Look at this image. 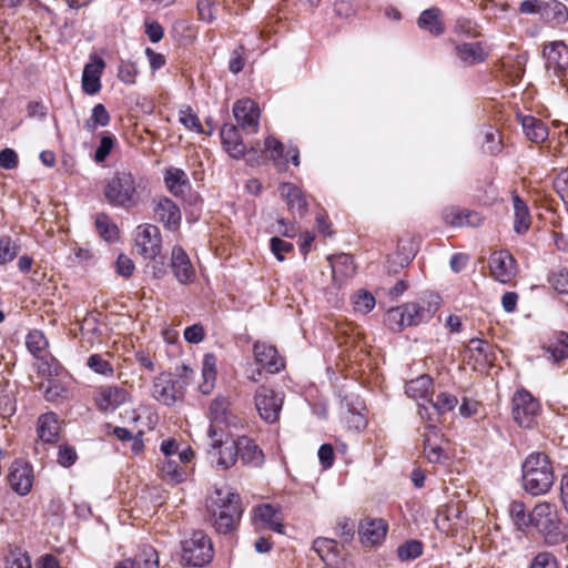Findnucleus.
<instances>
[{"label":"nucleus","mask_w":568,"mask_h":568,"mask_svg":"<svg viewBox=\"0 0 568 568\" xmlns=\"http://www.w3.org/2000/svg\"><path fill=\"white\" fill-rule=\"evenodd\" d=\"M211 425L220 427V425H232L235 416L231 408V400L225 396L215 397L209 408Z\"/></svg>","instance_id":"23"},{"label":"nucleus","mask_w":568,"mask_h":568,"mask_svg":"<svg viewBox=\"0 0 568 568\" xmlns=\"http://www.w3.org/2000/svg\"><path fill=\"white\" fill-rule=\"evenodd\" d=\"M442 435L434 425H427L424 433V455L429 463H439L444 457L440 446Z\"/></svg>","instance_id":"27"},{"label":"nucleus","mask_w":568,"mask_h":568,"mask_svg":"<svg viewBox=\"0 0 568 568\" xmlns=\"http://www.w3.org/2000/svg\"><path fill=\"white\" fill-rule=\"evenodd\" d=\"M18 154L12 149H4L0 152V166L6 170H12L18 166Z\"/></svg>","instance_id":"62"},{"label":"nucleus","mask_w":568,"mask_h":568,"mask_svg":"<svg viewBox=\"0 0 568 568\" xmlns=\"http://www.w3.org/2000/svg\"><path fill=\"white\" fill-rule=\"evenodd\" d=\"M171 267L174 276L181 284L191 283L195 277L189 255L180 246H175L172 250Z\"/></svg>","instance_id":"21"},{"label":"nucleus","mask_w":568,"mask_h":568,"mask_svg":"<svg viewBox=\"0 0 568 568\" xmlns=\"http://www.w3.org/2000/svg\"><path fill=\"white\" fill-rule=\"evenodd\" d=\"M180 122L189 130L202 133L203 129L199 116L193 112L190 106H186L179 112Z\"/></svg>","instance_id":"52"},{"label":"nucleus","mask_w":568,"mask_h":568,"mask_svg":"<svg viewBox=\"0 0 568 568\" xmlns=\"http://www.w3.org/2000/svg\"><path fill=\"white\" fill-rule=\"evenodd\" d=\"M489 344L480 338H471L467 344V351L471 354L476 353L483 356V359L488 361Z\"/></svg>","instance_id":"64"},{"label":"nucleus","mask_w":568,"mask_h":568,"mask_svg":"<svg viewBox=\"0 0 568 568\" xmlns=\"http://www.w3.org/2000/svg\"><path fill=\"white\" fill-rule=\"evenodd\" d=\"M428 315L423 307L416 303H406L402 306L390 308L386 314V323L394 332H400L408 326L418 325Z\"/></svg>","instance_id":"8"},{"label":"nucleus","mask_w":568,"mask_h":568,"mask_svg":"<svg viewBox=\"0 0 568 568\" xmlns=\"http://www.w3.org/2000/svg\"><path fill=\"white\" fill-rule=\"evenodd\" d=\"M511 199L514 206V231L517 234H525L531 224L529 207L517 192H513Z\"/></svg>","instance_id":"31"},{"label":"nucleus","mask_w":568,"mask_h":568,"mask_svg":"<svg viewBox=\"0 0 568 568\" xmlns=\"http://www.w3.org/2000/svg\"><path fill=\"white\" fill-rule=\"evenodd\" d=\"M114 568H159L158 551L151 546H144L134 558L122 560Z\"/></svg>","instance_id":"29"},{"label":"nucleus","mask_w":568,"mask_h":568,"mask_svg":"<svg viewBox=\"0 0 568 568\" xmlns=\"http://www.w3.org/2000/svg\"><path fill=\"white\" fill-rule=\"evenodd\" d=\"M284 403V394L265 385L260 386L254 395V404L260 417L266 423H275Z\"/></svg>","instance_id":"7"},{"label":"nucleus","mask_w":568,"mask_h":568,"mask_svg":"<svg viewBox=\"0 0 568 568\" xmlns=\"http://www.w3.org/2000/svg\"><path fill=\"white\" fill-rule=\"evenodd\" d=\"M509 514L518 529L525 530L530 527V513H526V506L523 501L514 500L510 504Z\"/></svg>","instance_id":"46"},{"label":"nucleus","mask_w":568,"mask_h":568,"mask_svg":"<svg viewBox=\"0 0 568 568\" xmlns=\"http://www.w3.org/2000/svg\"><path fill=\"white\" fill-rule=\"evenodd\" d=\"M77 452L72 446L61 445L58 452V463L63 467H70L77 460Z\"/></svg>","instance_id":"59"},{"label":"nucleus","mask_w":568,"mask_h":568,"mask_svg":"<svg viewBox=\"0 0 568 568\" xmlns=\"http://www.w3.org/2000/svg\"><path fill=\"white\" fill-rule=\"evenodd\" d=\"M456 32L475 37L478 34L476 22L468 18H458L455 26Z\"/></svg>","instance_id":"63"},{"label":"nucleus","mask_w":568,"mask_h":568,"mask_svg":"<svg viewBox=\"0 0 568 568\" xmlns=\"http://www.w3.org/2000/svg\"><path fill=\"white\" fill-rule=\"evenodd\" d=\"M417 26L433 36H442L445 32L444 13L437 7H432L420 12Z\"/></svg>","instance_id":"25"},{"label":"nucleus","mask_w":568,"mask_h":568,"mask_svg":"<svg viewBox=\"0 0 568 568\" xmlns=\"http://www.w3.org/2000/svg\"><path fill=\"white\" fill-rule=\"evenodd\" d=\"M462 515L463 509L459 504L447 505L444 509L439 510L436 516L437 526L440 529L445 530L447 529V525L445 521H449L452 519H459L462 518Z\"/></svg>","instance_id":"49"},{"label":"nucleus","mask_w":568,"mask_h":568,"mask_svg":"<svg viewBox=\"0 0 568 568\" xmlns=\"http://www.w3.org/2000/svg\"><path fill=\"white\" fill-rule=\"evenodd\" d=\"M333 278L342 281L345 277H349L355 273L354 262L351 255L341 254L329 258Z\"/></svg>","instance_id":"39"},{"label":"nucleus","mask_w":568,"mask_h":568,"mask_svg":"<svg viewBox=\"0 0 568 568\" xmlns=\"http://www.w3.org/2000/svg\"><path fill=\"white\" fill-rule=\"evenodd\" d=\"M67 389L58 379H50L44 389V397L49 402H57L59 398L67 396Z\"/></svg>","instance_id":"56"},{"label":"nucleus","mask_w":568,"mask_h":568,"mask_svg":"<svg viewBox=\"0 0 568 568\" xmlns=\"http://www.w3.org/2000/svg\"><path fill=\"white\" fill-rule=\"evenodd\" d=\"M432 386V378L428 375H420L406 384L405 392L408 397L414 399L426 398L430 393Z\"/></svg>","instance_id":"41"},{"label":"nucleus","mask_w":568,"mask_h":568,"mask_svg":"<svg viewBox=\"0 0 568 568\" xmlns=\"http://www.w3.org/2000/svg\"><path fill=\"white\" fill-rule=\"evenodd\" d=\"M530 526L535 527L549 546L565 541V534L560 530V521L555 504L540 501L530 511Z\"/></svg>","instance_id":"4"},{"label":"nucleus","mask_w":568,"mask_h":568,"mask_svg":"<svg viewBox=\"0 0 568 568\" xmlns=\"http://www.w3.org/2000/svg\"><path fill=\"white\" fill-rule=\"evenodd\" d=\"M113 144H114V140L112 136H110V135L102 136L100 144L95 150L94 160L98 163L103 162L106 159V156L110 154V152L113 148Z\"/></svg>","instance_id":"60"},{"label":"nucleus","mask_w":568,"mask_h":568,"mask_svg":"<svg viewBox=\"0 0 568 568\" xmlns=\"http://www.w3.org/2000/svg\"><path fill=\"white\" fill-rule=\"evenodd\" d=\"M8 481L18 495H28L33 485L32 467L22 460H14L9 470Z\"/></svg>","instance_id":"16"},{"label":"nucleus","mask_w":568,"mask_h":568,"mask_svg":"<svg viewBox=\"0 0 568 568\" xmlns=\"http://www.w3.org/2000/svg\"><path fill=\"white\" fill-rule=\"evenodd\" d=\"M202 383L199 388L202 394L212 393L216 379V358L213 354H205L202 362Z\"/></svg>","instance_id":"37"},{"label":"nucleus","mask_w":568,"mask_h":568,"mask_svg":"<svg viewBox=\"0 0 568 568\" xmlns=\"http://www.w3.org/2000/svg\"><path fill=\"white\" fill-rule=\"evenodd\" d=\"M540 17L556 26H560L568 20V8L557 0H542Z\"/></svg>","instance_id":"35"},{"label":"nucleus","mask_w":568,"mask_h":568,"mask_svg":"<svg viewBox=\"0 0 568 568\" xmlns=\"http://www.w3.org/2000/svg\"><path fill=\"white\" fill-rule=\"evenodd\" d=\"M529 568H558V560L551 552L542 551L535 556Z\"/></svg>","instance_id":"57"},{"label":"nucleus","mask_w":568,"mask_h":568,"mask_svg":"<svg viewBox=\"0 0 568 568\" xmlns=\"http://www.w3.org/2000/svg\"><path fill=\"white\" fill-rule=\"evenodd\" d=\"M443 221L454 227L471 226L476 227L481 224L483 216L479 212L458 207H446L442 212Z\"/></svg>","instance_id":"20"},{"label":"nucleus","mask_w":568,"mask_h":568,"mask_svg":"<svg viewBox=\"0 0 568 568\" xmlns=\"http://www.w3.org/2000/svg\"><path fill=\"white\" fill-rule=\"evenodd\" d=\"M313 550L320 558L329 566H334L338 561L339 548L334 539L318 537L313 541Z\"/></svg>","instance_id":"34"},{"label":"nucleus","mask_w":568,"mask_h":568,"mask_svg":"<svg viewBox=\"0 0 568 568\" xmlns=\"http://www.w3.org/2000/svg\"><path fill=\"white\" fill-rule=\"evenodd\" d=\"M254 520L255 523L263 524L273 531L283 534L284 527L281 523L278 510L270 504H263L254 508Z\"/></svg>","instance_id":"33"},{"label":"nucleus","mask_w":568,"mask_h":568,"mask_svg":"<svg viewBox=\"0 0 568 568\" xmlns=\"http://www.w3.org/2000/svg\"><path fill=\"white\" fill-rule=\"evenodd\" d=\"M161 233L153 224H142L136 229L135 245L138 252L149 260H154L161 252Z\"/></svg>","instance_id":"12"},{"label":"nucleus","mask_w":568,"mask_h":568,"mask_svg":"<svg viewBox=\"0 0 568 568\" xmlns=\"http://www.w3.org/2000/svg\"><path fill=\"white\" fill-rule=\"evenodd\" d=\"M429 403L439 414H445L457 406L458 399L455 395L443 392L436 396L435 400H429Z\"/></svg>","instance_id":"50"},{"label":"nucleus","mask_w":568,"mask_h":568,"mask_svg":"<svg viewBox=\"0 0 568 568\" xmlns=\"http://www.w3.org/2000/svg\"><path fill=\"white\" fill-rule=\"evenodd\" d=\"M180 465L176 457L164 458L159 466L161 478L174 484L183 481L185 471Z\"/></svg>","instance_id":"40"},{"label":"nucleus","mask_w":568,"mask_h":568,"mask_svg":"<svg viewBox=\"0 0 568 568\" xmlns=\"http://www.w3.org/2000/svg\"><path fill=\"white\" fill-rule=\"evenodd\" d=\"M556 480L552 463L547 454L534 452L521 465L523 489L532 497L546 495Z\"/></svg>","instance_id":"2"},{"label":"nucleus","mask_w":568,"mask_h":568,"mask_svg":"<svg viewBox=\"0 0 568 568\" xmlns=\"http://www.w3.org/2000/svg\"><path fill=\"white\" fill-rule=\"evenodd\" d=\"M270 244L272 253L278 261H284V254L292 252L294 248L292 243L283 241L277 236L272 237Z\"/></svg>","instance_id":"58"},{"label":"nucleus","mask_w":568,"mask_h":568,"mask_svg":"<svg viewBox=\"0 0 568 568\" xmlns=\"http://www.w3.org/2000/svg\"><path fill=\"white\" fill-rule=\"evenodd\" d=\"M164 182L172 194L180 195L189 185V178L183 170L169 168L164 173Z\"/></svg>","instance_id":"38"},{"label":"nucleus","mask_w":568,"mask_h":568,"mask_svg":"<svg viewBox=\"0 0 568 568\" xmlns=\"http://www.w3.org/2000/svg\"><path fill=\"white\" fill-rule=\"evenodd\" d=\"M521 126L528 140L534 143H542L548 138L549 133L547 126L541 120L535 116H523Z\"/></svg>","instance_id":"36"},{"label":"nucleus","mask_w":568,"mask_h":568,"mask_svg":"<svg viewBox=\"0 0 568 568\" xmlns=\"http://www.w3.org/2000/svg\"><path fill=\"white\" fill-rule=\"evenodd\" d=\"M104 65L101 58H95L94 61L85 64L82 72V89L87 94L93 95L101 90L100 79Z\"/></svg>","instance_id":"24"},{"label":"nucleus","mask_w":568,"mask_h":568,"mask_svg":"<svg viewBox=\"0 0 568 568\" xmlns=\"http://www.w3.org/2000/svg\"><path fill=\"white\" fill-rule=\"evenodd\" d=\"M353 304L356 312L367 314L375 306V297L367 291H358L354 296Z\"/></svg>","instance_id":"51"},{"label":"nucleus","mask_w":568,"mask_h":568,"mask_svg":"<svg viewBox=\"0 0 568 568\" xmlns=\"http://www.w3.org/2000/svg\"><path fill=\"white\" fill-rule=\"evenodd\" d=\"M233 115L237 125L246 133H257L260 129V108L256 102L245 98L236 101L233 105Z\"/></svg>","instance_id":"11"},{"label":"nucleus","mask_w":568,"mask_h":568,"mask_svg":"<svg viewBox=\"0 0 568 568\" xmlns=\"http://www.w3.org/2000/svg\"><path fill=\"white\" fill-rule=\"evenodd\" d=\"M60 433V424L54 413L42 414L38 419V436L48 444L55 443Z\"/></svg>","instance_id":"32"},{"label":"nucleus","mask_w":568,"mask_h":568,"mask_svg":"<svg viewBox=\"0 0 568 568\" xmlns=\"http://www.w3.org/2000/svg\"><path fill=\"white\" fill-rule=\"evenodd\" d=\"M388 525L382 518H364L359 523L361 541L364 545L375 546L382 542L387 534Z\"/></svg>","instance_id":"18"},{"label":"nucleus","mask_w":568,"mask_h":568,"mask_svg":"<svg viewBox=\"0 0 568 568\" xmlns=\"http://www.w3.org/2000/svg\"><path fill=\"white\" fill-rule=\"evenodd\" d=\"M110 123V114L102 103L93 106L91 116L85 121L84 129L94 132L98 126H106Z\"/></svg>","instance_id":"43"},{"label":"nucleus","mask_w":568,"mask_h":568,"mask_svg":"<svg viewBox=\"0 0 568 568\" xmlns=\"http://www.w3.org/2000/svg\"><path fill=\"white\" fill-rule=\"evenodd\" d=\"M19 245L7 235L0 236V265L13 261L19 253Z\"/></svg>","instance_id":"47"},{"label":"nucleus","mask_w":568,"mask_h":568,"mask_svg":"<svg viewBox=\"0 0 568 568\" xmlns=\"http://www.w3.org/2000/svg\"><path fill=\"white\" fill-rule=\"evenodd\" d=\"M213 526L220 534H230L240 523L242 516L241 498L236 493L216 489L207 501Z\"/></svg>","instance_id":"3"},{"label":"nucleus","mask_w":568,"mask_h":568,"mask_svg":"<svg viewBox=\"0 0 568 568\" xmlns=\"http://www.w3.org/2000/svg\"><path fill=\"white\" fill-rule=\"evenodd\" d=\"M88 366L97 374L111 376L113 374L112 365L100 354H92L87 362Z\"/></svg>","instance_id":"53"},{"label":"nucleus","mask_w":568,"mask_h":568,"mask_svg":"<svg viewBox=\"0 0 568 568\" xmlns=\"http://www.w3.org/2000/svg\"><path fill=\"white\" fill-rule=\"evenodd\" d=\"M185 392V383L172 378L171 374H160L152 387L153 397L166 406L182 399Z\"/></svg>","instance_id":"10"},{"label":"nucleus","mask_w":568,"mask_h":568,"mask_svg":"<svg viewBox=\"0 0 568 568\" xmlns=\"http://www.w3.org/2000/svg\"><path fill=\"white\" fill-rule=\"evenodd\" d=\"M154 217L168 230H176L181 223V211L169 197H160L154 201Z\"/></svg>","instance_id":"19"},{"label":"nucleus","mask_w":568,"mask_h":568,"mask_svg":"<svg viewBox=\"0 0 568 568\" xmlns=\"http://www.w3.org/2000/svg\"><path fill=\"white\" fill-rule=\"evenodd\" d=\"M210 438L209 455L222 469L232 467L237 460L236 439H229L221 427L210 425L207 429Z\"/></svg>","instance_id":"5"},{"label":"nucleus","mask_w":568,"mask_h":568,"mask_svg":"<svg viewBox=\"0 0 568 568\" xmlns=\"http://www.w3.org/2000/svg\"><path fill=\"white\" fill-rule=\"evenodd\" d=\"M116 273L123 277H130L134 271V263L130 257L120 254L115 262Z\"/></svg>","instance_id":"61"},{"label":"nucleus","mask_w":568,"mask_h":568,"mask_svg":"<svg viewBox=\"0 0 568 568\" xmlns=\"http://www.w3.org/2000/svg\"><path fill=\"white\" fill-rule=\"evenodd\" d=\"M423 552V545L417 540H408L397 548V555L402 561L414 560Z\"/></svg>","instance_id":"48"},{"label":"nucleus","mask_w":568,"mask_h":568,"mask_svg":"<svg viewBox=\"0 0 568 568\" xmlns=\"http://www.w3.org/2000/svg\"><path fill=\"white\" fill-rule=\"evenodd\" d=\"M264 146L265 150L270 152V158L277 169L284 170L285 161H283V159L285 158V150L283 143L273 136H268L265 139Z\"/></svg>","instance_id":"44"},{"label":"nucleus","mask_w":568,"mask_h":568,"mask_svg":"<svg viewBox=\"0 0 568 568\" xmlns=\"http://www.w3.org/2000/svg\"><path fill=\"white\" fill-rule=\"evenodd\" d=\"M6 568H32L30 557L20 550L11 551L7 557Z\"/></svg>","instance_id":"55"},{"label":"nucleus","mask_w":568,"mask_h":568,"mask_svg":"<svg viewBox=\"0 0 568 568\" xmlns=\"http://www.w3.org/2000/svg\"><path fill=\"white\" fill-rule=\"evenodd\" d=\"M490 275L496 281L508 284L516 275V261L507 251H497L489 256Z\"/></svg>","instance_id":"14"},{"label":"nucleus","mask_w":568,"mask_h":568,"mask_svg":"<svg viewBox=\"0 0 568 568\" xmlns=\"http://www.w3.org/2000/svg\"><path fill=\"white\" fill-rule=\"evenodd\" d=\"M255 361L271 374L278 373L284 368V359L277 354V349L264 342H256L253 345Z\"/></svg>","instance_id":"17"},{"label":"nucleus","mask_w":568,"mask_h":568,"mask_svg":"<svg viewBox=\"0 0 568 568\" xmlns=\"http://www.w3.org/2000/svg\"><path fill=\"white\" fill-rule=\"evenodd\" d=\"M220 134L223 145L232 158L240 159L245 154L246 148L235 125L224 124Z\"/></svg>","instance_id":"30"},{"label":"nucleus","mask_w":568,"mask_h":568,"mask_svg":"<svg viewBox=\"0 0 568 568\" xmlns=\"http://www.w3.org/2000/svg\"><path fill=\"white\" fill-rule=\"evenodd\" d=\"M213 558L210 538L203 531H194L182 542V560L189 566L203 567Z\"/></svg>","instance_id":"6"},{"label":"nucleus","mask_w":568,"mask_h":568,"mask_svg":"<svg viewBox=\"0 0 568 568\" xmlns=\"http://www.w3.org/2000/svg\"><path fill=\"white\" fill-rule=\"evenodd\" d=\"M540 405L532 395L525 390H518L513 397V417L515 422L525 428H531L535 425Z\"/></svg>","instance_id":"9"},{"label":"nucleus","mask_w":568,"mask_h":568,"mask_svg":"<svg viewBox=\"0 0 568 568\" xmlns=\"http://www.w3.org/2000/svg\"><path fill=\"white\" fill-rule=\"evenodd\" d=\"M95 227L102 239L114 242L118 239V226L111 222L108 215L100 214L95 219Z\"/></svg>","instance_id":"45"},{"label":"nucleus","mask_w":568,"mask_h":568,"mask_svg":"<svg viewBox=\"0 0 568 568\" xmlns=\"http://www.w3.org/2000/svg\"><path fill=\"white\" fill-rule=\"evenodd\" d=\"M148 193L145 179L126 170L115 171L103 186L105 201L125 211L136 207Z\"/></svg>","instance_id":"1"},{"label":"nucleus","mask_w":568,"mask_h":568,"mask_svg":"<svg viewBox=\"0 0 568 568\" xmlns=\"http://www.w3.org/2000/svg\"><path fill=\"white\" fill-rule=\"evenodd\" d=\"M29 352L37 358L43 359L47 355L48 341L39 329L31 331L26 338Z\"/></svg>","instance_id":"42"},{"label":"nucleus","mask_w":568,"mask_h":568,"mask_svg":"<svg viewBox=\"0 0 568 568\" xmlns=\"http://www.w3.org/2000/svg\"><path fill=\"white\" fill-rule=\"evenodd\" d=\"M129 399V393L125 388L114 385L100 386L95 390L94 402L102 412H114L118 407Z\"/></svg>","instance_id":"15"},{"label":"nucleus","mask_w":568,"mask_h":568,"mask_svg":"<svg viewBox=\"0 0 568 568\" xmlns=\"http://www.w3.org/2000/svg\"><path fill=\"white\" fill-rule=\"evenodd\" d=\"M281 197L286 202L290 211L303 216L307 212V201L300 187L292 183H282L278 186Z\"/></svg>","instance_id":"22"},{"label":"nucleus","mask_w":568,"mask_h":568,"mask_svg":"<svg viewBox=\"0 0 568 568\" xmlns=\"http://www.w3.org/2000/svg\"><path fill=\"white\" fill-rule=\"evenodd\" d=\"M546 60V69L552 71L556 77L564 75L568 70V45L564 41H551L542 49Z\"/></svg>","instance_id":"13"},{"label":"nucleus","mask_w":568,"mask_h":568,"mask_svg":"<svg viewBox=\"0 0 568 568\" xmlns=\"http://www.w3.org/2000/svg\"><path fill=\"white\" fill-rule=\"evenodd\" d=\"M456 58L466 67L478 64L487 58L480 42L460 43L455 47Z\"/></svg>","instance_id":"28"},{"label":"nucleus","mask_w":568,"mask_h":568,"mask_svg":"<svg viewBox=\"0 0 568 568\" xmlns=\"http://www.w3.org/2000/svg\"><path fill=\"white\" fill-rule=\"evenodd\" d=\"M237 457H241L243 464L258 467L264 463L262 449L248 437L241 436L236 439Z\"/></svg>","instance_id":"26"},{"label":"nucleus","mask_w":568,"mask_h":568,"mask_svg":"<svg viewBox=\"0 0 568 568\" xmlns=\"http://www.w3.org/2000/svg\"><path fill=\"white\" fill-rule=\"evenodd\" d=\"M549 284L551 287L560 293L568 294V271L567 270H558L550 274Z\"/></svg>","instance_id":"54"}]
</instances>
